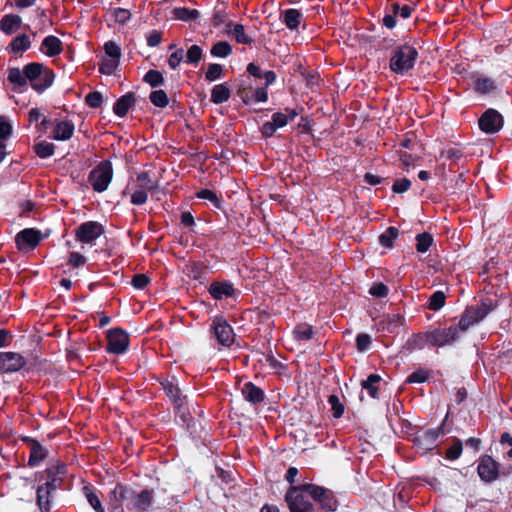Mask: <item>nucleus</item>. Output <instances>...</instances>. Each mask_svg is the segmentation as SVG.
I'll return each instance as SVG.
<instances>
[{
	"mask_svg": "<svg viewBox=\"0 0 512 512\" xmlns=\"http://www.w3.org/2000/svg\"><path fill=\"white\" fill-rule=\"evenodd\" d=\"M392 11L394 15H398L402 17L403 19H407L411 16L412 8L408 5H400L398 3H395L392 5Z\"/></svg>",
	"mask_w": 512,
	"mask_h": 512,
	"instance_id": "58",
	"label": "nucleus"
},
{
	"mask_svg": "<svg viewBox=\"0 0 512 512\" xmlns=\"http://www.w3.org/2000/svg\"><path fill=\"white\" fill-rule=\"evenodd\" d=\"M85 101L91 108H98L103 102V96L100 92H90L86 95Z\"/></svg>",
	"mask_w": 512,
	"mask_h": 512,
	"instance_id": "54",
	"label": "nucleus"
},
{
	"mask_svg": "<svg viewBox=\"0 0 512 512\" xmlns=\"http://www.w3.org/2000/svg\"><path fill=\"white\" fill-rule=\"evenodd\" d=\"M443 434L442 427L420 431L414 436L413 442L420 453H425L436 447L437 439Z\"/></svg>",
	"mask_w": 512,
	"mask_h": 512,
	"instance_id": "9",
	"label": "nucleus"
},
{
	"mask_svg": "<svg viewBox=\"0 0 512 512\" xmlns=\"http://www.w3.org/2000/svg\"><path fill=\"white\" fill-rule=\"evenodd\" d=\"M494 89H495L494 81L489 78L481 77V78H478L475 82V90L478 93L488 94V93L492 92Z\"/></svg>",
	"mask_w": 512,
	"mask_h": 512,
	"instance_id": "38",
	"label": "nucleus"
},
{
	"mask_svg": "<svg viewBox=\"0 0 512 512\" xmlns=\"http://www.w3.org/2000/svg\"><path fill=\"white\" fill-rule=\"evenodd\" d=\"M31 46V41L29 36L26 34H22L20 36H17L12 42H11V48L14 52H24L28 50Z\"/></svg>",
	"mask_w": 512,
	"mask_h": 512,
	"instance_id": "36",
	"label": "nucleus"
},
{
	"mask_svg": "<svg viewBox=\"0 0 512 512\" xmlns=\"http://www.w3.org/2000/svg\"><path fill=\"white\" fill-rule=\"evenodd\" d=\"M416 239H417L416 249L420 253L427 252L433 242L432 236L428 233L419 234Z\"/></svg>",
	"mask_w": 512,
	"mask_h": 512,
	"instance_id": "41",
	"label": "nucleus"
},
{
	"mask_svg": "<svg viewBox=\"0 0 512 512\" xmlns=\"http://www.w3.org/2000/svg\"><path fill=\"white\" fill-rule=\"evenodd\" d=\"M104 227L101 223L96 221H88L82 223L76 229V239L85 244H92L104 233Z\"/></svg>",
	"mask_w": 512,
	"mask_h": 512,
	"instance_id": "10",
	"label": "nucleus"
},
{
	"mask_svg": "<svg viewBox=\"0 0 512 512\" xmlns=\"http://www.w3.org/2000/svg\"><path fill=\"white\" fill-rule=\"evenodd\" d=\"M57 479H51L37 489V505L42 512H49L50 498L53 491L57 488Z\"/></svg>",
	"mask_w": 512,
	"mask_h": 512,
	"instance_id": "15",
	"label": "nucleus"
},
{
	"mask_svg": "<svg viewBox=\"0 0 512 512\" xmlns=\"http://www.w3.org/2000/svg\"><path fill=\"white\" fill-rule=\"evenodd\" d=\"M134 101V95L131 93L122 96L120 99L117 100V102L114 105V113L119 117L125 116L129 108L134 104Z\"/></svg>",
	"mask_w": 512,
	"mask_h": 512,
	"instance_id": "26",
	"label": "nucleus"
},
{
	"mask_svg": "<svg viewBox=\"0 0 512 512\" xmlns=\"http://www.w3.org/2000/svg\"><path fill=\"white\" fill-rule=\"evenodd\" d=\"M8 80L17 86H24L28 81L24 70H20L19 68H11L8 71Z\"/></svg>",
	"mask_w": 512,
	"mask_h": 512,
	"instance_id": "37",
	"label": "nucleus"
},
{
	"mask_svg": "<svg viewBox=\"0 0 512 512\" xmlns=\"http://www.w3.org/2000/svg\"><path fill=\"white\" fill-rule=\"evenodd\" d=\"M494 308L492 301H483L480 305L476 307H469L467 309L468 312H471V317L474 319L476 323L481 321L490 311Z\"/></svg>",
	"mask_w": 512,
	"mask_h": 512,
	"instance_id": "27",
	"label": "nucleus"
},
{
	"mask_svg": "<svg viewBox=\"0 0 512 512\" xmlns=\"http://www.w3.org/2000/svg\"><path fill=\"white\" fill-rule=\"evenodd\" d=\"M26 364L25 358L16 352H0V372H17Z\"/></svg>",
	"mask_w": 512,
	"mask_h": 512,
	"instance_id": "13",
	"label": "nucleus"
},
{
	"mask_svg": "<svg viewBox=\"0 0 512 512\" xmlns=\"http://www.w3.org/2000/svg\"><path fill=\"white\" fill-rule=\"evenodd\" d=\"M174 15L179 20L190 21L196 19L199 12L195 9L177 8L174 10Z\"/></svg>",
	"mask_w": 512,
	"mask_h": 512,
	"instance_id": "42",
	"label": "nucleus"
},
{
	"mask_svg": "<svg viewBox=\"0 0 512 512\" xmlns=\"http://www.w3.org/2000/svg\"><path fill=\"white\" fill-rule=\"evenodd\" d=\"M298 113L294 109H286V113L276 112L272 115V123L279 129L292 121Z\"/></svg>",
	"mask_w": 512,
	"mask_h": 512,
	"instance_id": "29",
	"label": "nucleus"
},
{
	"mask_svg": "<svg viewBox=\"0 0 512 512\" xmlns=\"http://www.w3.org/2000/svg\"><path fill=\"white\" fill-rule=\"evenodd\" d=\"M230 98V90L226 84L215 85L211 91V101L215 104L226 102Z\"/></svg>",
	"mask_w": 512,
	"mask_h": 512,
	"instance_id": "28",
	"label": "nucleus"
},
{
	"mask_svg": "<svg viewBox=\"0 0 512 512\" xmlns=\"http://www.w3.org/2000/svg\"><path fill=\"white\" fill-rule=\"evenodd\" d=\"M119 64V60L106 58L101 62L100 72L106 75H111Z\"/></svg>",
	"mask_w": 512,
	"mask_h": 512,
	"instance_id": "51",
	"label": "nucleus"
},
{
	"mask_svg": "<svg viewBox=\"0 0 512 512\" xmlns=\"http://www.w3.org/2000/svg\"><path fill=\"white\" fill-rule=\"evenodd\" d=\"M166 394L178 405L181 406L183 401L180 398V389L173 383L163 384Z\"/></svg>",
	"mask_w": 512,
	"mask_h": 512,
	"instance_id": "44",
	"label": "nucleus"
},
{
	"mask_svg": "<svg viewBox=\"0 0 512 512\" xmlns=\"http://www.w3.org/2000/svg\"><path fill=\"white\" fill-rule=\"evenodd\" d=\"M303 487L306 488L307 493L320 504L322 509L329 512L336 510L337 502L331 491L313 484H305Z\"/></svg>",
	"mask_w": 512,
	"mask_h": 512,
	"instance_id": "8",
	"label": "nucleus"
},
{
	"mask_svg": "<svg viewBox=\"0 0 512 512\" xmlns=\"http://www.w3.org/2000/svg\"><path fill=\"white\" fill-rule=\"evenodd\" d=\"M226 33L233 37L236 42L240 44H251L253 41L252 37L246 32L245 27L239 23H227Z\"/></svg>",
	"mask_w": 512,
	"mask_h": 512,
	"instance_id": "17",
	"label": "nucleus"
},
{
	"mask_svg": "<svg viewBox=\"0 0 512 512\" xmlns=\"http://www.w3.org/2000/svg\"><path fill=\"white\" fill-rule=\"evenodd\" d=\"M328 403L331 405V410L333 412V416L335 418H340L344 413V406L340 402L338 396L330 395L328 398Z\"/></svg>",
	"mask_w": 512,
	"mask_h": 512,
	"instance_id": "49",
	"label": "nucleus"
},
{
	"mask_svg": "<svg viewBox=\"0 0 512 512\" xmlns=\"http://www.w3.org/2000/svg\"><path fill=\"white\" fill-rule=\"evenodd\" d=\"M104 50L108 58L120 60L121 49L119 45L113 41H108L104 44Z\"/></svg>",
	"mask_w": 512,
	"mask_h": 512,
	"instance_id": "48",
	"label": "nucleus"
},
{
	"mask_svg": "<svg viewBox=\"0 0 512 512\" xmlns=\"http://www.w3.org/2000/svg\"><path fill=\"white\" fill-rule=\"evenodd\" d=\"M118 490H129L128 487L123 485H117L111 492H110V502L113 512H123V509L121 507V502L126 501V499H123L120 493H117Z\"/></svg>",
	"mask_w": 512,
	"mask_h": 512,
	"instance_id": "30",
	"label": "nucleus"
},
{
	"mask_svg": "<svg viewBox=\"0 0 512 512\" xmlns=\"http://www.w3.org/2000/svg\"><path fill=\"white\" fill-rule=\"evenodd\" d=\"M31 444L30 448V456L28 464L30 466H37L41 461H43L47 455L46 449L41 446L37 441L35 440H29Z\"/></svg>",
	"mask_w": 512,
	"mask_h": 512,
	"instance_id": "22",
	"label": "nucleus"
},
{
	"mask_svg": "<svg viewBox=\"0 0 512 512\" xmlns=\"http://www.w3.org/2000/svg\"><path fill=\"white\" fill-rule=\"evenodd\" d=\"M410 186H411L410 180H408L407 178H401V179H397L394 182V184L392 186V190L395 193H404L410 188Z\"/></svg>",
	"mask_w": 512,
	"mask_h": 512,
	"instance_id": "62",
	"label": "nucleus"
},
{
	"mask_svg": "<svg viewBox=\"0 0 512 512\" xmlns=\"http://www.w3.org/2000/svg\"><path fill=\"white\" fill-rule=\"evenodd\" d=\"M280 19L290 30H296L303 22V14L297 9H286L280 14Z\"/></svg>",
	"mask_w": 512,
	"mask_h": 512,
	"instance_id": "19",
	"label": "nucleus"
},
{
	"mask_svg": "<svg viewBox=\"0 0 512 512\" xmlns=\"http://www.w3.org/2000/svg\"><path fill=\"white\" fill-rule=\"evenodd\" d=\"M429 377V372L425 369H419L407 377V383H423Z\"/></svg>",
	"mask_w": 512,
	"mask_h": 512,
	"instance_id": "52",
	"label": "nucleus"
},
{
	"mask_svg": "<svg viewBox=\"0 0 512 512\" xmlns=\"http://www.w3.org/2000/svg\"><path fill=\"white\" fill-rule=\"evenodd\" d=\"M83 491H84L87 501L93 507L95 512H105L104 508L102 507L99 497L95 494V492L93 491V489L91 487L85 486L83 488Z\"/></svg>",
	"mask_w": 512,
	"mask_h": 512,
	"instance_id": "35",
	"label": "nucleus"
},
{
	"mask_svg": "<svg viewBox=\"0 0 512 512\" xmlns=\"http://www.w3.org/2000/svg\"><path fill=\"white\" fill-rule=\"evenodd\" d=\"M380 379L381 377L379 375L371 374L365 381H363L362 387L368 390L372 397H375L378 391L376 383H378Z\"/></svg>",
	"mask_w": 512,
	"mask_h": 512,
	"instance_id": "46",
	"label": "nucleus"
},
{
	"mask_svg": "<svg viewBox=\"0 0 512 512\" xmlns=\"http://www.w3.org/2000/svg\"><path fill=\"white\" fill-rule=\"evenodd\" d=\"M144 81L152 87H157L164 82V78L160 71L149 70L144 76Z\"/></svg>",
	"mask_w": 512,
	"mask_h": 512,
	"instance_id": "43",
	"label": "nucleus"
},
{
	"mask_svg": "<svg viewBox=\"0 0 512 512\" xmlns=\"http://www.w3.org/2000/svg\"><path fill=\"white\" fill-rule=\"evenodd\" d=\"M214 336L219 344L230 347L234 342V332L232 327L222 318H215L212 323Z\"/></svg>",
	"mask_w": 512,
	"mask_h": 512,
	"instance_id": "12",
	"label": "nucleus"
},
{
	"mask_svg": "<svg viewBox=\"0 0 512 512\" xmlns=\"http://www.w3.org/2000/svg\"><path fill=\"white\" fill-rule=\"evenodd\" d=\"M197 197L200 199L210 201L211 203L214 204L215 207L220 206L219 198L217 197L216 193L211 190H208V189L201 190L197 193Z\"/></svg>",
	"mask_w": 512,
	"mask_h": 512,
	"instance_id": "57",
	"label": "nucleus"
},
{
	"mask_svg": "<svg viewBox=\"0 0 512 512\" xmlns=\"http://www.w3.org/2000/svg\"><path fill=\"white\" fill-rule=\"evenodd\" d=\"M24 73L31 87L38 93L44 92L54 82L55 75L48 67L40 63H30L24 67Z\"/></svg>",
	"mask_w": 512,
	"mask_h": 512,
	"instance_id": "2",
	"label": "nucleus"
},
{
	"mask_svg": "<svg viewBox=\"0 0 512 512\" xmlns=\"http://www.w3.org/2000/svg\"><path fill=\"white\" fill-rule=\"evenodd\" d=\"M202 58V49L198 45H192L188 48L186 62L190 64L198 63Z\"/></svg>",
	"mask_w": 512,
	"mask_h": 512,
	"instance_id": "47",
	"label": "nucleus"
},
{
	"mask_svg": "<svg viewBox=\"0 0 512 512\" xmlns=\"http://www.w3.org/2000/svg\"><path fill=\"white\" fill-rule=\"evenodd\" d=\"M398 237V229L395 227L387 228L380 236L379 242L386 248H391L394 240Z\"/></svg>",
	"mask_w": 512,
	"mask_h": 512,
	"instance_id": "34",
	"label": "nucleus"
},
{
	"mask_svg": "<svg viewBox=\"0 0 512 512\" xmlns=\"http://www.w3.org/2000/svg\"><path fill=\"white\" fill-rule=\"evenodd\" d=\"M241 393L245 400L253 404L260 403L264 398L263 391L251 382H247L243 385Z\"/></svg>",
	"mask_w": 512,
	"mask_h": 512,
	"instance_id": "20",
	"label": "nucleus"
},
{
	"mask_svg": "<svg viewBox=\"0 0 512 512\" xmlns=\"http://www.w3.org/2000/svg\"><path fill=\"white\" fill-rule=\"evenodd\" d=\"M74 125L70 121H60L53 129V138L55 140L65 141L72 137Z\"/></svg>",
	"mask_w": 512,
	"mask_h": 512,
	"instance_id": "21",
	"label": "nucleus"
},
{
	"mask_svg": "<svg viewBox=\"0 0 512 512\" xmlns=\"http://www.w3.org/2000/svg\"><path fill=\"white\" fill-rule=\"evenodd\" d=\"M476 322L471 317V312H468L467 310L464 312L462 317L459 320L458 325L456 326L459 329V334L462 332H465L467 329H469L470 326L475 324Z\"/></svg>",
	"mask_w": 512,
	"mask_h": 512,
	"instance_id": "53",
	"label": "nucleus"
},
{
	"mask_svg": "<svg viewBox=\"0 0 512 512\" xmlns=\"http://www.w3.org/2000/svg\"><path fill=\"white\" fill-rule=\"evenodd\" d=\"M107 352L111 354H123L129 346V335L122 329L113 328L107 331Z\"/></svg>",
	"mask_w": 512,
	"mask_h": 512,
	"instance_id": "7",
	"label": "nucleus"
},
{
	"mask_svg": "<svg viewBox=\"0 0 512 512\" xmlns=\"http://www.w3.org/2000/svg\"><path fill=\"white\" fill-rule=\"evenodd\" d=\"M40 51L48 57L59 55L62 52V42L58 37L49 35L42 41Z\"/></svg>",
	"mask_w": 512,
	"mask_h": 512,
	"instance_id": "18",
	"label": "nucleus"
},
{
	"mask_svg": "<svg viewBox=\"0 0 512 512\" xmlns=\"http://www.w3.org/2000/svg\"><path fill=\"white\" fill-rule=\"evenodd\" d=\"M136 185L139 189H143L147 193L148 192L152 193L154 190L157 189V186H158L157 183L155 181H153L147 173H141L137 177Z\"/></svg>",
	"mask_w": 512,
	"mask_h": 512,
	"instance_id": "33",
	"label": "nucleus"
},
{
	"mask_svg": "<svg viewBox=\"0 0 512 512\" xmlns=\"http://www.w3.org/2000/svg\"><path fill=\"white\" fill-rule=\"evenodd\" d=\"M86 257L78 252H71L69 254L68 264L74 268L85 265Z\"/></svg>",
	"mask_w": 512,
	"mask_h": 512,
	"instance_id": "60",
	"label": "nucleus"
},
{
	"mask_svg": "<svg viewBox=\"0 0 512 512\" xmlns=\"http://www.w3.org/2000/svg\"><path fill=\"white\" fill-rule=\"evenodd\" d=\"M147 192L138 187L131 194V203L134 205H142L147 201Z\"/></svg>",
	"mask_w": 512,
	"mask_h": 512,
	"instance_id": "59",
	"label": "nucleus"
},
{
	"mask_svg": "<svg viewBox=\"0 0 512 512\" xmlns=\"http://www.w3.org/2000/svg\"><path fill=\"white\" fill-rule=\"evenodd\" d=\"M306 488L301 486L291 487L286 494V502L290 512H314L313 505L305 496Z\"/></svg>",
	"mask_w": 512,
	"mask_h": 512,
	"instance_id": "5",
	"label": "nucleus"
},
{
	"mask_svg": "<svg viewBox=\"0 0 512 512\" xmlns=\"http://www.w3.org/2000/svg\"><path fill=\"white\" fill-rule=\"evenodd\" d=\"M113 176L112 164L110 161H102L96 168H94L88 177L89 183L92 188L97 192H104L107 190Z\"/></svg>",
	"mask_w": 512,
	"mask_h": 512,
	"instance_id": "4",
	"label": "nucleus"
},
{
	"mask_svg": "<svg viewBox=\"0 0 512 512\" xmlns=\"http://www.w3.org/2000/svg\"><path fill=\"white\" fill-rule=\"evenodd\" d=\"M21 24V17L18 15H5L0 21V30L5 34L14 33Z\"/></svg>",
	"mask_w": 512,
	"mask_h": 512,
	"instance_id": "23",
	"label": "nucleus"
},
{
	"mask_svg": "<svg viewBox=\"0 0 512 512\" xmlns=\"http://www.w3.org/2000/svg\"><path fill=\"white\" fill-rule=\"evenodd\" d=\"M480 129L487 134H494L501 130L504 124L502 115L495 109H488L479 118Z\"/></svg>",
	"mask_w": 512,
	"mask_h": 512,
	"instance_id": "11",
	"label": "nucleus"
},
{
	"mask_svg": "<svg viewBox=\"0 0 512 512\" xmlns=\"http://www.w3.org/2000/svg\"><path fill=\"white\" fill-rule=\"evenodd\" d=\"M12 133V125L6 117L0 116V141L10 137Z\"/></svg>",
	"mask_w": 512,
	"mask_h": 512,
	"instance_id": "56",
	"label": "nucleus"
},
{
	"mask_svg": "<svg viewBox=\"0 0 512 512\" xmlns=\"http://www.w3.org/2000/svg\"><path fill=\"white\" fill-rule=\"evenodd\" d=\"M431 347L450 346L459 338V329L452 325L447 328H434L429 330Z\"/></svg>",
	"mask_w": 512,
	"mask_h": 512,
	"instance_id": "6",
	"label": "nucleus"
},
{
	"mask_svg": "<svg viewBox=\"0 0 512 512\" xmlns=\"http://www.w3.org/2000/svg\"><path fill=\"white\" fill-rule=\"evenodd\" d=\"M36 154L40 158H48L54 154L55 146L52 143L42 141L34 146Z\"/></svg>",
	"mask_w": 512,
	"mask_h": 512,
	"instance_id": "40",
	"label": "nucleus"
},
{
	"mask_svg": "<svg viewBox=\"0 0 512 512\" xmlns=\"http://www.w3.org/2000/svg\"><path fill=\"white\" fill-rule=\"evenodd\" d=\"M408 347L411 350H423L426 347H431V339L429 331L418 333L412 336L408 341Z\"/></svg>",
	"mask_w": 512,
	"mask_h": 512,
	"instance_id": "25",
	"label": "nucleus"
},
{
	"mask_svg": "<svg viewBox=\"0 0 512 512\" xmlns=\"http://www.w3.org/2000/svg\"><path fill=\"white\" fill-rule=\"evenodd\" d=\"M210 294L215 299L231 297L234 294V288L229 283H213L209 289Z\"/></svg>",
	"mask_w": 512,
	"mask_h": 512,
	"instance_id": "24",
	"label": "nucleus"
},
{
	"mask_svg": "<svg viewBox=\"0 0 512 512\" xmlns=\"http://www.w3.org/2000/svg\"><path fill=\"white\" fill-rule=\"evenodd\" d=\"M293 335L298 341H308L313 336V329L308 324H300L293 330Z\"/></svg>",
	"mask_w": 512,
	"mask_h": 512,
	"instance_id": "32",
	"label": "nucleus"
},
{
	"mask_svg": "<svg viewBox=\"0 0 512 512\" xmlns=\"http://www.w3.org/2000/svg\"><path fill=\"white\" fill-rule=\"evenodd\" d=\"M184 51L183 49H176L168 58V65L171 69H176L183 61Z\"/></svg>",
	"mask_w": 512,
	"mask_h": 512,
	"instance_id": "55",
	"label": "nucleus"
},
{
	"mask_svg": "<svg viewBox=\"0 0 512 512\" xmlns=\"http://www.w3.org/2000/svg\"><path fill=\"white\" fill-rule=\"evenodd\" d=\"M478 474L486 482L495 480L498 476L496 462L489 456L484 457L478 465Z\"/></svg>",
	"mask_w": 512,
	"mask_h": 512,
	"instance_id": "16",
	"label": "nucleus"
},
{
	"mask_svg": "<svg viewBox=\"0 0 512 512\" xmlns=\"http://www.w3.org/2000/svg\"><path fill=\"white\" fill-rule=\"evenodd\" d=\"M150 280L147 275L145 274H136L132 278V285L136 289H144L148 284Z\"/></svg>",
	"mask_w": 512,
	"mask_h": 512,
	"instance_id": "63",
	"label": "nucleus"
},
{
	"mask_svg": "<svg viewBox=\"0 0 512 512\" xmlns=\"http://www.w3.org/2000/svg\"><path fill=\"white\" fill-rule=\"evenodd\" d=\"M211 55L218 58H226L232 53V46L226 41H219L211 48Z\"/></svg>",
	"mask_w": 512,
	"mask_h": 512,
	"instance_id": "31",
	"label": "nucleus"
},
{
	"mask_svg": "<svg viewBox=\"0 0 512 512\" xmlns=\"http://www.w3.org/2000/svg\"><path fill=\"white\" fill-rule=\"evenodd\" d=\"M223 72V68L220 64H210L205 73V77L208 81H216L221 78Z\"/></svg>",
	"mask_w": 512,
	"mask_h": 512,
	"instance_id": "50",
	"label": "nucleus"
},
{
	"mask_svg": "<svg viewBox=\"0 0 512 512\" xmlns=\"http://www.w3.org/2000/svg\"><path fill=\"white\" fill-rule=\"evenodd\" d=\"M462 453V442L460 440H456L453 445L447 450V458L450 460H455L460 457Z\"/></svg>",
	"mask_w": 512,
	"mask_h": 512,
	"instance_id": "61",
	"label": "nucleus"
},
{
	"mask_svg": "<svg viewBox=\"0 0 512 512\" xmlns=\"http://www.w3.org/2000/svg\"><path fill=\"white\" fill-rule=\"evenodd\" d=\"M123 499H126L127 506L131 509H135L139 512L147 511L153 502L154 493L153 490L143 489L141 491L129 490H118Z\"/></svg>",
	"mask_w": 512,
	"mask_h": 512,
	"instance_id": "3",
	"label": "nucleus"
},
{
	"mask_svg": "<svg viewBox=\"0 0 512 512\" xmlns=\"http://www.w3.org/2000/svg\"><path fill=\"white\" fill-rule=\"evenodd\" d=\"M15 240L19 250L30 251L38 245L41 240V235L39 231L33 228H27L19 232Z\"/></svg>",
	"mask_w": 512,
	"mask_h": 512,
	"instance_id": "14",
	"label": "nucleus"
},
{
	"mask_svg": "<svg viewBox=\"0 0 512 512\" xmlns=\"http://www.w3.org/2000/svg\"><path fill=\"white\" fill-rule=\"evenodd\" d=\"M445 304V295L441 291H436L433 293L429 300V309L433 311H437L441 309Z\"/></svg>",
	"mask_w": 512,
	"mask_h": 512,
	"instance_id": "45",
	"label": "nucleus"
},
{
	"mask_svg": "<svg viewBox=\"0 0 512 512\" xmlns=\"http://www.w3.org/2000/svg\"><path fill=\"white\" fill-rule=\"evenodd\" d=\"M388 287L383 283H377L374 284L370 290L369 293L374 297H385L388 294Z\"/></svg>",
	"mask_w": 512,
	"mask_h": 512,
	"instance_id": "64",
	"label": "nucleus"
},
{
	"mask_svg": "<svg viewBox=\"0 0 512 512\" xmlns=\"http://www.w3.org/2000/svg\"><path fill=\"white\" fill-rule=\"evenodd\" d=\"M418 52L411 45L404 44L395 47L390 57V69L396 74H405L410 71L417 60Z\"/></svg>",
	"mask_w": 512,
	"mask_h": 512,
	"instance_id": "1",
	"label": "nucleus"
},
{
	"mask_svg": "<svg viewBox=\"0 0 512 512\" xmlns=\"http://www.w3.org/2000/svg\"><path fill=\"white\" fill-rule=\"evenodd\" d=\"M149 99L153 105L159 108L166 107L169 102L166 92L161 89L152 91L149 96Z\"/></svg>",
	"mask_w": 512,
	"mask_h": 512,
	"instance_id": "39",
	"label": "nucleus"
}]
</instances>
